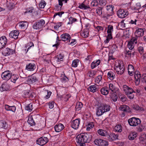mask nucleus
I'll return each mask as SVG.
<instances>
[{"label":"nucleus","mask_w":146,"mask_h":146,"mask_svg":"<svg viewBox=\"0 0 146 146\" xmlns=\"http://www.w3.org/2000/svg\"><path fill=\"white\" fill-rule=\"evenodd\" d=\"M91 139L90 135L85 133H82L78 135L76 138L78 146H85V143H89Z\"/></svg>","instance_id":"nucleus-1"},{"label":"nucleus","mask_w":146,"mask_h":146,"mask_svg":"<svg viewBox=\"0 0 146 146\" xmlns=\"http://www.w3.org/2000/svg\"><path fill=\"white\" fill-rule=\"evenodd\" d=\"M110 106L105 104H102L99 105L96 110V115L100 116L102 115L104 113L109 111L110 110Z\"/></svg>","instance_id":"nucleus-2"},{"label":"nucleus","mask_w":146,"mask_h":146,"mask_svg":"<svg viewBox=\"0 0 146 146\" xmlns=\"http://www.w3.org/2000/svg\"><path fill=\"white\" fill-rule=\"evenodd\" d=\"M115 70L118 74H121L124 73L125 67L122 61H119L115 62Z\"/></svg>","instance_id":"nucleus-3"},{"label":"nucleus","mask_w":146,"mask_h":146,"mask_svg":"<svg viewBox=\"0 0 146 146\" xmlns=\"http://www.w3.org/2000/svg\"><path fill=\"white\" fill-rule=\"evenodd\" d=\"M128 121L129 125L132 126H135L138 125L141 122L140 119L135 117L129 119Z\"/></svg>","instance_id":"nucleus-4"},{"label":"nucleus","mask_w":146,"mask_h":146,"mask_svg":"<svg viewBox=\"0 0 146 146\" xmlns=\"http://www.w3.org/2000/svg\"><path fill=\"white\" fill-rule=\"evenodd\" d=\"M45 21L43 19H41L33 24V27L35 29H39L42 28L45 24Z\"/></svg>","instance_id":"nucleus-5"},{"label":"nucleus","mask_w":146,"mask_h":146,"mask_svg":"<svg viewBox=\"0 0 146 146\" xmlns=\"http://www.w3.org/2000/svg\"><path fill=\"white\" fill-rule=\"evenodd\" d=\"M12 76V73L9 71H6L2 73L1 74L2 78L5 80H8Z\"/></svg>","instance_id":"nucleus-6"},{"label":"nucleus","mask_w":146,"mask_h":146,"mask_svg":"<svg viewBox=\"0 0 146 146\" xmlns=\"http://www.w3.org/2000/svg\"><path fill=\"white\" fill-rule=\"evenodd\" d=\"M48 141V138L46 137H42L36 140V143L40 145L45 144Z\"/></svg>","instance_id":"nucleus-7"},{"label":"nucleus","mask_w":146,"mask_h":146,"mask_svg":"<svg viewBox=\"0 0 146 146\" xmlns=\"http://www.w3.org/2000/svg\"><path fill=\"white\" fill-rule=\"evenodd\" d=\"M80 122V119H76L71 121V126L72 128L75 129H77L78 128Z\"/></svg>","instance_id":"nucleus-8"},{"label":"nucleus","mask_w":146,"mask_h":146,"mask_svg":"<svg viewBox=\"0 0 146 146\" xmlns=\"http://www.w3.org/2000/svg\"><path fill=\"white\" fill-rule=\"evenodd\" d=\"M128 14L127 11H125L123 9H119L117 12V15L119 17L123 18L126 17Z\"/></svg>","instance_id":"nucleus-9"},{"label":"nucleus","mask_w":146,"mask_h":146,"mask_svg":"<svg viewBox=\"0 0 146 146\" xmlns=\"http://www.w3.org/2000/svg\"><path fill=\"white\" fill-rule=\"evenodd\" d=\"M123 91L125 92L126 95L131 94L133 92H135L131 88L129 87L126 85L123 86Z\"/></svg>","instance_id":"nucleus-10"},{"label":"nucleus","mask_w":146,"mask_h":146,"mask_svg":"<svg viewBox=\"0 0 146 146\" xmlns=\"http://www.w3.org/2000/svg\"><path fill=\"white\" fill-rule=\"evenodd\" d=\"M13 50L11 49L8 48H3V49L2 54L5 56H8L13 53Z\"/></svg>","instance_id":"nucleus-11"},{"label":"nucleus","mask_w":146,"mask_h":146,"mask_svg":"<svg viewBox=\"0 0 146 146\" xmlns=\"http://www.w3.org/2000/svg\"><path fill=\"white\" fill-rule=\"evenodd\" d=\"M7 42V39L5 36H3L0 38V48L4 47Z\"/></svg>","instance_id":"nucleus-12"},{"label":"nucleus","mask_w":146,"mask_h":146,"mask_svg":"<svg viewBox=\"0 0 146 146\" xmlns=\"http://www.w3.org/2000/svg\"><path fill=\"white\" fill-rule=\"evenodd\" d=\"M108 138L110 141H113L117 139L118 135L113 133H109L108 132V135H107Z\"/></svg>","instance_id":"nucleus-13"},{"label":"nucleus","mask_w":146,"mask_h":146,"mask_svg":"<svg viewBox=\"0 0 146 146\" xmlns=\"http://www.w3.org/2000/svg\"><path fill=\"white\" fill-rule=\"evenodd\" d=\"M19 33V31L15 30L10 32L9 34V36L15 39L18 38Z\"/></svg>","instance_id":"nucleus-14"},{"label":"nucleus","mask_w":146,"mask_h":146,"mask_svg":"<svg viewBox=\"0 0 146 146\" xmlns=\"http://www.w3.org/2000/svg\"><path fill=\"white\" fill-rule=\"evenodd\" d=\"M36 68V65L35 64L30 63L27 65L26 69L28 71H32L35 70Z\"/></svg>","instance_id":"nucleus-15"},{"label":"nucleus","mask_w":146,"mask_h":146,"mask_svg":"<svg viewBox=\"0 0 146 146\" xmlns=\"http://www.w3.org/2000/svg\"><path fill=\"white\" fill-rule=\"evenodd\" d=\"M55 131L57 132H59L62 130L64 128V126L62 123H59L54 127Z\"/></svg>","instance_id":"nucleus-16"},{"label":"nucleus","mask_w":146,"mask_h":146,"mask_svg":"<svg viewBox=\"0 0 146 146\" xmlns=\"http://www.w3.org/2000/svg\"><path fill=\"white\" fill-rule=\"evenodd\" d=\"M60 38L62 41H66L69 40V42H70L71 41L70 40V35L68 34L65 33L62 35L60 36Z\"/></svg>","instance_id":"nucleus-17"},{"label":"nucleus","mask_w":146,"mask_h":146,"mask_svg":"<svg viewBox=\"0 0 146 146\" xmlns=\"http://www.w3.org/2000/svg\"><path fill=\"white\" fill-rule=\"evenodd\" d=\"M98 133L100 135L104 137L107 136L108 135V130H105L102 129H100L97 131Z\"/></svg>","instance_id":"nucleus-18"},{"label":"nucleus","mask_w":146,"mask_h":146,"mask_svg":"<svg viewBox=\"0 0 146 146\" xmlns=\"http://www.w3.org/2000/svg\"><path fill=\"white\" fill-rule=\"evenodd\" d=\"M10 88L9 85L6 83H3L0 88V90L1 92L7 91Z\"/></svg>","instance_id":"nucleus-19"},{"label":"nucleus","mask_w":146,"mask_h":146,"mask_svg":"<svg viewBox=\"0 0 146 146\" xmlns=\"http://www.w3.org/2000/svg\"><path fill=\"white\" fill-rule=\"evenodd\" d=\"M144 29L140 28L137 30L135 33L137 37H141L144 35Z\"/></svg>","instance_id":"nucleus-20"},{"label":"nucleus","mask_w":146,"mask_h":146,"mask_svg":"<svg viewBox=\"0 0 146 146\" xmlns=\"http://www.w3.org/2000/svg\"><path fill=\"white\" fill-rule=\"evenodd\" d=\"M119 109L123 111L129 113L131 112L129 106L125 105H122L119 108Z\"/></svg>","instance_id":"nucleus-21"},{"label":"nucleus","mask_w":146,"mask_h":146,"mask_svg":"<svg viewBox=\"0 0 146 146\" xmlns=\"http://www.w3.org/2000/svg\"><path fill=\"white\" fill-rule=\"evenodd\" d=\"M102 79L101 76L99 75L95 79V82L97 86H100L102 85V82L101 81Z\"/></svg>","instance_id":"nucleus-22"},{"label":"nucleus","mask_w":146,"mask_h":146,"mask_svg":"<svg viewBox=\"0 0 146 146\" xmlns=\"http://www.w3.org/2000/svg\"><path fill=\"white\" fill-rule=\"evenodd\" d=\"M38 80V79L36 77L31 76L27 80V82L29 84H32Z\"/></svg>","instance_id":"nucleus-23"},{"label":"nucleus","mask_w":146,"mask_h":146,"mask_svg":"<svg viewBox=\"0 0 146 146\" xmlns=\"http://www.w3.org/2000/svg\"><path fill=\"white\" fill-rule=\"evenodd\" d=\"M109 90L107 87L102 88L100 90L101 93L103 95H107L109 92Z\"/></svg>","instance_id":"nucleus-24"},{"label":"nucleus","mask_w":146,"mask_h":146,"mask_svg":"<svg viewBox=\"0 0 146 146\" xmlns=\"http://www.w3.org/2000/svg\"><path fill=\"white\" fill-rule=\"evenodd\" d=\"M88 29H86L81 33L80 35L83 38H86L88 37Z\"/></svg>","instance_id":"nucleus-25"},{"label":"nucleus","mask_w":146,"mask_h":146,"mask_svg":"<svg viewBox=\"0 0 146 146\" xmlns=\"http://www.w3.org/2000/svg\"><path fill=\"white\" fill-rule=\"evenodd\" d=\"M18 25L21 28L25 29L27 27L28 23L27 22L22 21L19 23Z\"/></svg>","instance_id":"nucleus-26"},{"label":"nucleus","mask_w":146,"mask_h":146,"mask_svg":"<svg viewBox=\"0 0 146 146\" xmlns=\"http://www.w3.org/2000/svg\"><path fill=\"white\" fill-rule=\"evenodd\" d=\"M137 133L136 132H131L130 133L128 136V138L129 140H134L137 137Z\"/></svg>","instance_id":"nucleus-27"},{"label":"nucleus","mask_w":146,"mask_h":146,"mask_svg":"<svg viewBox=\"0 0 146 146\" xmlns=\"http://www.w3.org/2000/svg\"><path fill=\"white\" fill-rule=\"evenodd\" d=\"M110 89L113 93H116L118 92V89L115 87L112 84H109Z\"/></svg>","instance_id":"nucleus-28"},{"label":"nucleus","mask_w":146,"mask_h":146,"mask_svg":"<svg viewBox=\"0 0 146 146\" xmlns=\"http://www.w3.org/2000/svg\"><path fill=\"white\" fill-rule=\"evenodd\" d=\"M88 90L91 92H94L98 91L99 89L96 87L95 85L90 86L88 88Z\"/></svg>","instance_id":"nucleus-29"},{"label":"nucleus","mask_w":146,"mask_h":146,"mask_svg":"<svg viewBox=\"0 0 146 146\" xmlns=\"http://www.w3.org/2000/svg\"><path fill=\"white\" fill-rule=\"evenodd\" d=\"M100 60H98L96 62L94 61L91 64V68L92 69H94L95 68L96 66H98L100 64Z\"/></svg>","instance_id":"nucleus-30"},{"label":"nucleus","mask_w":146,"mask_h":146,"mask_svg":"<svg viewBox=\"0 0 146 146\" xmlns=\"http://www.w3.org/2000/svg\"><path fill=\"white\" fill-rule=\"evenodd\" d=\"M132 108L135 111H144V109L140 107L137 104H133L132 105Z\"/></svg>","instance_id":"nucleus-31"},{"label":"nucleus","mask_w":146,"mask_h":146,"mask_svg":"<svg viewBox=\"0 0 146 146\" xmlns=\"http://www.w3.org/2000/svg\"><path fill=\"white\" fill-rule=\"evenodd\" d=\"M7 125L6 122L3 121H0V129H6L7 128Z\"/></svg>","instance_id":"nucleus-32"},{"label":"nucleus","mask_w":146,"mask_h":146,"mask_svg":"<svg viewBox=\"0 0 146 146\" xmlns=\"http://www.w3.org/2000/svg\"><path fill=\"white\" fill-rule=\"evenodd\" d=\"M27 122L31 126L35 125V124L31 116H29Z\"/></svg>","instance_id":"nucleus-33"},{"label":"nucleus","mask_w":146,"mask_h":146,"mask_svg":"<svg viewBox=\"0 0 146 146\" xmlns=\"http://www.w3.org/2000/svg\"><path fill=\"white\" fill-rule=\"evenodd\" d=\"M115 76L114 73L111 72H110L108 73V78L110 80H113Z\"/></svg>","instance_id":"nucleus-34"},{"label":"nucleus","mask_w":146,"mask_h":146,"mask_svg":"<svg viewBox=\"0 0 146 146\" xmlns=\"http://www.w3.org/2000/svg\"><path fill=\"white\" fill-rule=\"evenodd\" d=\"M106 9L108 11V13H113V8L112 5H109L107 6Z\"/></svg>","instance_id":"nucleus-35"},{"label":"nucleus","mask_w":146,"mask_h":146,"mask_svg":"<svg viewBox=\"0 0 146 146\" xmlns=\"http://www.w3.org/2000/svg\"><path fill=\"white\" fill-rule=\"evenodd\" d=\"M33 109V104L32 103H30L29 104H28L25 107V109L26 110L31 112Z\"/></svg>","instance_id":"nucleus-36"},{"label":"nucleus","mask_w":146,"mask_h":146,"mask_svg":"<svg viewBox=\"0 0 146 146\" xmlns=\"http://www.w3.org/2000/svg\"><path fill=\"white\" fill-rule=\"evenodd\" d=\"M108 35L107 36V38L106 40L105 41L106 43H107L109 42L110 40L112 38L111 33H108Z\"/></svg>","instance_id":"nucleus-37"},{"label":"nucleus","mask_w":146,"mask_h":146,"mask_svg":"<svg viewBox=\"0 0 146 146\" xmlns=\"http://www.w3.org/2000/svg\"><path fill=\"white\" fill-rule=\"evenodd\" d=\"M83 104L82 103L79 102L77 103L76 107V109L77 110H80L81 108L82 107Z\"/></svg>","instance_id":"nucleus-38"},{"label":"nucleus","mask_w":146,"mask_h":146,"mask_svg":"<svg viewBox=\"0 0 146 146\" xmlns=\"http://www.w3.org/2000/svg\"><path fill=\"white\" fill-rule=\"evenodd\" d=\"M94 126L93 123L92 122H90L88 123V126L86 127V130L87 131H90V129H92Z\"/></svg>","instance_id":"nucleus-39"},{"label":"nucleus","mask_w":146,"mask_h":146,"mask_svg":"<svg viewBox=\"0 0 146 146\" xmlns=\"http://www.w3.org/2000/svg\"><path fill=\"white\" fill-rule=\"evenodd\" d=\"M115 130L117 131L121 132L122 131L121 126V125L118 124L115 127Z\"/></svg>","instance_id":"nucleus-40"},{"label":"nucleus","mask_w":146,"mask_h":146,"mask_svg":"<svg viewBox=\"0 0 146 146\" xmlns=\"http://www.w3.org/2000/svg\"><path fill=\"white\" fill-rule=\"evenodd\" d=\"M102 141V139H96L94 141V142L96 145L101 146V143Z\"/></svg>","instance_id":"nucleus-41"},{"label":"nucleus","mask_w":146,"mask_h":146,"mask_svg":"<svg viewBox=\"0 0 146 146\" xmlns=\"http://www.w3.org/2000/svg\"><path fill=\"white\" fill-rule=\"evenodd\" d=\"M79 60H74L72 62V66L74 67H77L78 63L79 62Z\"/></svg>","instance_id":"nucleus-42"},{"label":"nucleus","mask_w":146,"mask_h":146,"mask_svg":"<svg viewBox=\"0 0 146 146\" xmlns=\"http://www.w3.org/2000/svg\"><path fill=\"white\" fill-rule=\"evenodd\" d=\"M127 46L130 50H132L134 47V43L132 42L129 41L128 42Z\"/></svg>","instance_id":"nucleus-43"},{"label":"nucleus","mask_w":146,"mask_h":146,"mask_svg":"<svg viewBox=\"0 0 146 146\" xmlns=\"http://www.w3.org/2000/svg\"><path fill=\"white\" fill-rule=\"evenodd\" d=\"M103 8L102 7H98L96 9V13L99 15H101L102 13V10Z\"/></svg>","instance_id":"nucleus-44"},{"label":"nucleus","mask_w":146,"mask_h":146,"mask_svg":"<svg viewBox=\"0 0 146 146\" xmlns=\"http://www.w3.org/2000/svg\"><path fill=\"white\" fill-rule=\"evenodd\" d=\"M108 29L107 32L108 33H111V32L113 31V27L112 25H109L108 26Z\"/></svg>","instance_id":"nucleus-45"},{"label":"nucleus","mask_w":146,"mask_h":146,"mask_svg":"<svg viewBox=\"0 0 146 146\" xmlns=\"http://www.w3.org/2000/svg\"><path fill=\"white\" fill-rule=\"evenodd\" d=\"M46 3L44 1H42L39 4V7L40 8H43L45 6Z\"/></svg>","instance_id":"nucleus-46"},{"label":"nucleus","mask_w":146,"mask_h":146,"mask_svg":"<svg viewBox=\"0 0 146 146\" xmlns=\"http://www.w3.org/2000/svg\"><path fill=\"white\" fill-rule=\"evenodd\" d=\"M19 79V76H17L13 75L12 78V81L14 83H15L16 81Z\"/></svg>","instance_id":"nucleus-47"},{"label":"nucleus","mask_w":146,"mask_h":146,"mask_svg":"<svg viewBox=\"0 0 146 146\" xmlns=\"http://www.w3.org/2000/svg\"><path fill=\"white\" fill-rule=\"evenodd\" d=\"M138 37L136 36L135 37H133L130 41L132 42L133 43H135L136 44H137Z\"/></svg>","instance_id":"nucleus-48"},{"label":"nucleus","mask_w":146,"mask_h":146,"mask_svg":"<svg viewBox=\"0 0 146 146\" xmlns=\"http://www.w3.org/2000/svg\"><path fill=\"white\" fill-rule=\"evenodd\" d=\"M108 145V142L107 141L102 139V142L101 143V146H105L107 145Z\"/></svg>","instance_id":"nucleus-49"},{"label":"nucleus","mask_w":146,"mask_h":146,"mask_svg":"<svg viewBox=\"0 0 146 146\" xmlns=\"http://www.w3.org/2000/svg\"><path fill=\"white\" fill-rule=\"evenodd\" d=\"M78 7L81 9H87L88 8H89V7H87L83 3L80 5Z\"/></svg>","instance_id":"nucleus-50"},{"label":"nucleus","mask_w":146,"mask_h":146,"mask_svg":"<svg viewBox=\"0 0 146 146\" xmlns=\"http://www.w3.org/2000/svg\"><path fill=\"white\" fill-rule=\"evenodd\" d=\"M128 71H134L135 70L133 66L132 65H129L128 67Z\"/></svg>","instance_id":"nucleus-51"},{"label":"nucleus","mask_w":146,"mask_h":146,"mask_svg":"<svg viewBox=\"0 0 146 146\" xmlns=\"http://www.w3.org/2000/svg\"><path fill=\"white\" fill-rule=\"evenodd\" d=\"M91 4L93 7L96 6L98 5V3L96 0H94L92 2Z\"/></svg>","instance_id":"nucleus-52"},{"label":"nucleus","mask_w":146,"mask_h":146,"mask_svg":"<svg viewBox=\"0 0 146 146\" xmlns=\"http://www.w3.org/2000/svg\"><path fill=\"white\" fill-rule=\"evenodd\" d=\"M33 8H29L28 9H27L26 11L24 12L25 14H26L27 13H32L33 12Z\"/></svg>","instance_id":"nucleus-53"},{"label":"nucleus","mask_w":146,"mask_h":146,"mask_svg":"<svg viewBox=\"0 0 146 146\" xmlns=\"http://www.w3.org/2000/svg\"><path fill=\"white\" fill-rule=\"evenodd\" d=\"M63 56L61 54H60L58 56V61H61L63 60Z\"/></svg>","instance_id":"nucleus-54"},{"label":"nucleus","mask_w":146,"mask_h":146,"mask_svg":"<svg viewBox=\"0 0 146 146\" xmlns=\"http://www.w3.org/2000/svg\"><path fill=\"white\" fill-rule=\"evenodd\" d=\"M64 77L61 78V80L63 82H65L68 80V79L65 76V74H64Z\"/></svg>","instance_id":"nucleus-55"},{"label":"nucleus","mask_w":146,"mask_h":146,"mask_svg":"<svg viewBox=\"0 0 146 146\" xmlns=\"http://www.w3.org/2000/svg\"><path fill=\"white\" fill-rule=\"evenodd\" d=\"M69 20L70 21V23L72 24L77 21V19L72 17H70L69 18Z\"/></svg>","instance_id":"nucleus-56"},{"label":"nucleus","mask_w":146,"mask_h":146,"mask_svg":"<svg viewBox=\"0 0 146 146\" xmlns=\"http://www.w3.org/2000/svg\"><path fill=\"white\" fill-rule=\"evenodd\" d=\"M145 127L143 125H139L138 129V131L140 132H141L143 131V130L144 129Z\"/></svg>","instance_id":"nucleus-57"},{"label":"nucleus","mask_w":146,"mask_h":146,"mask_svg":"<svg viewBox=\"0 0 146 146\" xmlns=\"http://www.w3.org/2000/svg\"><path fill=\"white\" fill-rule=\"evenodd\" d=\"M99 4L101 6H104L106 4V1L104 0H100L99 1Z\"/></svg>","instance_id":"nucleus-58"},{"label":"nucleus","mask_w":146,"mask_h":146,"mask_svg":"<svg viewBox=\"0 0 146 146\" xmlns=\"http://www.w3.org/2000/svg\"><path fill=\"white\" fill-rule=\"evenodd\" d=\"M141 76L139 73H137L135 74L134 77L135 79H140Z\"/></svg>","instance_id":"nucleus-59"},{"label":"nucleus","mask_w":146,"mask_h":146,"mask_svg":"<svg viewBox=\"0 0 146 146\" xmlns=\"http://www.w3.org/2000/svg\"><path fill=\"white\" fill-rule=\"evenodd\" d=\"M141 80L143 83H146V75H143L142 76Z\"/></svg>","instance_id":"nucleus-60"},{"label":"nucleus","mask_w":146,"mask_h":146,"mask_svg":"<svg viewBox=\"0 0 146 146\" xmlns=\"http://www.w3.org/2000/svg\"><path fill=\"white\" fill-rule=\"evenodd\" d=\"M64 13L63 12H59L55 13L54 15V17L56 15H58L60 17H61L62 15Z\"/></svg>","instance_id":"nucleus-61"},{"label":"nucleus","mask_w":146,"mask_h":146,"mask_svg":"<svg viewBox=\"0 0 146 146\" xmlns=\"http://www.w3.org/2000/svg\"><path fill=\"white\" fill-rule=\"evenodd\" d=\"M88 75L90 77H93L95 75L94 73H92L91 71H89L87 73Z\"/></svg>","instance_id":"nucleus-62"},{"label":"nucleus","mask_w":146,"mask_h":146,"mask_svg":"<svg viewBox=\"0 0 146 146\" xmlns=\"http://www.w3.org/2000/svg\"><path fill=\"white\" fill-rule=\"evenodd\" d=\"M54 102L53 101L49 103V106L50 108L52 109L54 107Z\"/></svg>","instance_id":"nucleus-63"},{"label":"nucleus","mask_w":146,"mask_h":146,"mask_svg":"<svg viewBox=\"0 0 146 146\" xmlns=\"http://www.w3.org/2000/svg\"><path fill=\"white\" fill-rule=\"evenodd\" d=\"M138 51L140 53L142 54L143 51V47L142 46H140L138 48Z\"/></svg>","instance_id":"nucleus-64"}]
</instances>
